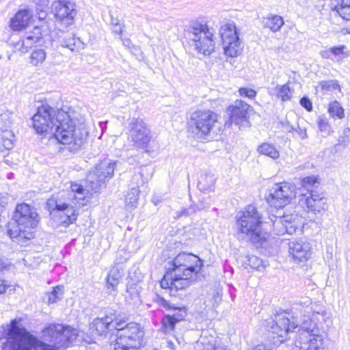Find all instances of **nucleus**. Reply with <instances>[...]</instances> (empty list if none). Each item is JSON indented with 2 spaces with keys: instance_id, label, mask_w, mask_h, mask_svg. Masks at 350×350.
I'll use <instances>...</instances> for the list:
<instances>
[{
  "instance_id": "obj_2",
  "label": "nucleus",
  "mask_w": 350,
  "mask_h": 350,
  "mask_svg": "<svg viewBox=\"0 0 350 350\" xmlns=\"http://www.w3.org/2000/svg\"><path fill=\"white\" fill-rule=\"evenodd\" d=\"M58 122L53 133L59 143L68 146L70 152L78 151L85 144L88 131L84 122L71 118L70 113L60 109L57 114Z\"/></svg>"
},
{
  "instance_id": "obj_52",
  "label": "nucleus",
  "mask_w": 350,
  "mask_h": 350,
  "mask_svg": "<svg viewBox=\"0 0 350 350\" xmlns=\"http://www.w3.org/2000/svg\"><path fill=\"white\" fill-rule=\"evenodd\" d=\"M294 132H296L301 139H305L308 138L307 129L305 126H301L299 122L295 125V129Z\"/></svg>"
},
{
  "instance_id": "obj_3",
  "label": "nucleus",
  "mask_w": 350,
  "mask_h": 350,
  "mask_svg": "<svg viewBox=\"0 0 350 350\" xmlns=\"http://www.w3.org/2000/svg\"><path fill=\"white\" fill-rule=\"evenodd\" d=\"M14 221L9 225L8 234L21 245L34 238V229L39 222V215L34 207L24 203L18 204L14 215Z\"/></svg>"
},
{
  "instance_id": "obj_53",
  "label": "nucleus",
  "mask_w": 350,
  "mask_h": 350,
  "mask_svg": "<svg viewBox=\"0 0 350 350\" xmlns=\"http://www.w3.org/2000/svg\"><path fill=\"white\" fill-rule=\"evenodd\" d=\"M157 302L159 305L163 306L166 309H173L174 310H178L179 311H182L181 308H178V307L175 308L174 306H172L167 301H166L164 298H163L161 297L157 296Z\"/></svg>"
},
{
  "instance_id": "obj_27",
  "label": "nucleus",
  "mask_w": 350,
  "mask_h": 350,
  "mask_svg": "<svg viewBox=\"0 0 350 350\" xmlns=\"http://www.w3.org/2000/svg\"><path fill=\"white\" fill-rule=\"evenodd\" d=\"M346 49L347 46L345 45L332 46L321 51L320 52V55L323 59H332V60H334V58L332 57V56H334V57L338 61L343 57Z\"/></svg>"
},
{
  "instance_id": "obj_21",
  "label": "nucleus",
  "mask_w": 350,
  "mask_h": 350,
  "mask_svg": "<svg viewBox=\"0 0 350 350\" xmlns=\"http://www.w3.org/2000/svg\"><path fill=\"white\" fill-rule=\"evenodd\" d=\"M250 105L241 100H237L234 103L228 107L227 113L231 123L242 126L248 122V111Z\"/></svg>"
},
{
  "instance_id": "obj_64",
  "label": "nucleus",
  "mask_w": 350,
  "mask_h": 350,
  "mask_svg": "<svg viewBox=\"0 0 350 350\" xmlns=\"http://www.w3.org/2000/svg\"><path fill=\"white\" fill-rule=\"evenodd\" d=\"M342 31L343 34H350V27L344 28Z\"/></svg>"
},
{
  "instance_id": "obj_40",
  "label": "nucleus",
  "mask_w": 350,
  "mask_h": 350,
  "mask_svg": "<svg viewBox=\"0 0 350 350\" xmlns=\"http://www.w3.org/2000/svg\"><path fill=\"white\" fill-rule=\"evenodd\" d=\"M64 294V286H57L53 288L52 292L48 294V303L53 304L56 303L59 300L62 299Z\"/></svg>"
},
{
  "instance_id": "obj_48",
  "label": "nucleus",
  "mask_w": 350,
  "mask_h": 350,
  "mask_svg": "<svg viewBox=\"0 0 350 350\" xmlns=\"http://www.w3.org/2000/svg\"><path fill=\"white\" fill-rule=\"evenodd\" d=\"M239 93L241 96L247 97L250 99L254 98L257 94L254 90L247 88H240Z\"/></svg>"
},
{
  "instance_id": "obj_8",
  "label": "nucleus",
  "mask_w": 350,
  "mask_h": 350,
  "mask_svg": "<svg viewBox=\"0 0 350 350\" xmlns=\"http://www.w3.org/2000/svg\"><path fill=\"white\" fill-rule=\"evenodd\" d=\"M323 344V336L319 334L316 323L308 325V321H305L295 340V347L299 350H321Z\"/></svg>"
},
{
  "instance_id": "obj_55",
  "label": "nucleus",
  "mask_w": 350,
  "mask_h": 350,
  "mask_svg": "<svg viewBox=\"0 0 350 350\" xmlns=\"http://www.w3.org/2000/svg\"><path fill=\"white\" fill-rule=\"evenodd\" d=\"M282 129L286 133H293L295 126L292 125L287 120L281 122Z\"/></svg>"
},
{
  "instance_id": "obj_4",
  "label": "nucleus",
  "mask_w": 350,
  "mask_h": 350,
  "mask_svg": "<svg viewBox=\"0 0 350 350\" xmlns=\"http://www.w3.org/2000/svg\"><path fill=\"white\" fill-rule=\"evenodd\" d=\"M203 266V261L191 253L178 254L172 261L170 269L178 288H187L196 280Z\"/></svg>"
},
{
  "instance_id": "obj_29",
  "label": "nucleus",
  "mask_w": 350,
  "mask_h": 350,
  "mask_svg": "<svg viewBox=\"0 0 350 350\" xmlns=\"http://www.w3.org/2000/svg\"><path fill=\"white\" fill-rule=\"evenodd\" d=\"M121 279L122 274L119 268L114 267L111 269L106 278V288L107 290L116 291Z\"/></svg>"
},
{
  "instance_id": "obj_50",
  "label": "nucleus",
  "mask_w": 350,
  "mask_h": 350,
  "mask_svg": "<svg viewBox=\"0 0 350 350\" xmlns=\"http://www.w3.org/2000/svg\"><path fill=\"white\" fill-rule=\"evenodd\" d=\"M33 45L29 42L28 44H25V38H24L22 41H19L16 42L14 45L15 51H18L21 52L22 53H25L27 52L28 49L31 48Z\"/></svg>"
},
{
  "instance_id": "obj_45",
  "label": "nucleus",
  "mask_w": 350,
  "mask_h": 350,
  "mask_svg": "<svg viewBox=\"0 0 350 350\" xmlns=\"http://www.w3.org/2000/svg\"><path fill=\"white\" fill-rule=\"evenodd\" d=\"M318 127L323 137L329 135L331 133L330 126L325 118H319Z\"/></svg>"
},
{
  "instance_id": "obj_6",
  "label": "nucleus",
  "mask_w": 350,
  "mask_h": 350,
  "mask_svg": "<svg viewBox=\"0 0 350 350\" xmlns=\"http://www.w3.org/2000/svg\"><path fill=\"white\" fill-rule=\"evenodd\" d=\"M185 36L199 53L209 55L215 50L214 33L206 23L192 22L185 31Z\"/></svg>"
},
{
  "instance_id": "obj_54",
  "label": "nucleus",
  "mask_w": 350,
  "mask_h": 350,
  "mask_svg": "<svg viewBox=\"0 0 350 350\" xmlns=\"http://www.w3.org/2000/svg\"><path fill=\"white\" fill-rule=\"evenodd\" d=\"M312 304L313 302H312L309 297H303L301 299L296 302L295 305L301 306L303 308H305V310H309V308Z\"/></svg>"
},
{
  "instance_id": "obj_43",
  "label": "nucleus",
  "mask_w": 350,
  "mask_h": 350,
  "mask_svg": "<svg viewBox=\"0 0 350 350\" xmlns=\"http://www.w3.org/2000/svg\"><path fill=\"white\" fill-rule=\"evenodd\" d=\"M139 191L138 189L133 187L126 196V202L131 206H135L139 198Z\"/></svg>"
},
{
  "instance_id": "obj_57",
  "label": "nucleus",
  "mask_w": 350,
  "mask_h": 350,
  "mask_svg": "<svg viewBox=\"0 0 350 350\" xmlns=\"http://www.w3.org/2000/svg\"><path fill=\"white\" fill-rule=\"evenodd\" d=\"M2 140L4 139H12L14 140V135L12 131H9L8 129L2 130L1 134Z\"/></svg>"
},
{
  "instance_id": "obj_13",
  "label": "nucleus",
  "mask_w": 350,
  "mask_h": 350,
  "mask_svg": "<svg viewBox=\"0 0 350 350\" xmlns=\"http://www.w3.org/2000/svg\"><path fill=\"white\" fill-rule=\"evenodd\" d=\"M295 196V186L291 183L283 182L276 183L271 187L267 200L271 206L274 207L275 210H282Z\"/></svg>"
},
{
  "instance_id": "obj_5",
  "label": "nucleus",
  "mask_w": 350,
  "mask_h": 350,
  "mask_svg": "<svg viewBox=\"0 0 350 350\" xmlns=\"http://www.w3.org/2000/svg\"><path fill=\"white\" fill-rule=\"evenodd\" d=\"M262 216L253 205H249L236 215V228L239 239L258 243L261 237Z\"/></svg>"
},
{
  "instance_id": "obj_10",
  "label": "nucleus",
  "mask_w": 350,
  "mask_h": 350,
  "mask_svg": "<svg viewBox=\"0 0 350 350\" xmlns=\"http://www.w3.org/2000/svg\"><path fill=\"white\" fill-rule=\"evenodd\" d=\"M289 313L280 312L265 321V326L273 334H275L281 342L286 339L289 332H293L298 326L297 320L293 317L291 319Z\"/></svg>"
},
{
  "instance_id": "obj_30",
  "label": "nucleus",
  "mask_w": 350,
  "mask_h": 350,
  "mask_svg": "<svg viewBox=\"0 0 350 350\" xmlns=\"http://www.w3.org/2000/svg\"><path fill=\"white\" fill-rule=\"evenodd\" d=\"M152 176V173L146 166L139 167L132 178V183L137 187L145 184Z\"/></svg>"
},
{
  "instance_id": "obj_25",
  "label": "nucleus",
  "mask_w": 350,
  "mask_h": 350,
  "mask_svg": "<svg viewBox=\"0 0 350 350\" xmlns=\"http://www.w3.org/2000/svg\"><path fill=\"white\" fill-rule=\"evenodd\" d=\"M195 350H227L226 346L219 342L213 336H201L196 342Z\"/></svg>"
},
{
  "instance_id": "obj_17",
  "label": "nucleus",
  "mask_w": 350,
  "mask_h": 350,
  "mask_svg": "<svg viewBox=\"0 0 350 350\" xmlns=\"http://www.w3.org/2000/svg\"><path fill=\"white\" fill-rule=\"evenodd\" d=\"M52 11L58 21L66 26L73 24L77 15L76 5L69 1L59 0L53 3Z\"/></svg>"
},
{
  "instance_id": "obj_51",
  "label": "nucleus",
  "mask_w": 350,
  "mask_h": 350,
  "mask_svg": "<svg viewBox=\"0 0 350 350\" xmlns=\"http://www.w3.org/2000/svg\"><path fill=\"white\" fill-rule=\"evenodd\" d=\"M350 142V129L346 128L343 131V135L340 136L338 139V143L345 146H347Z\"/></svg>"
},
{
  "instance_id": "obj_15",
  "label": "nucleus",
  "mask_w": 350,
  "mask_h": 350,
  "mask_svg": "<svg viewBox=\"0 0 350 350\" xmlns=\"http://www.w3.org/2000/svg\"><path fill=\"white\" fill-rule=\"evenodd\" d=\"M116 163L109 159H105L100 162L87 176V182L92 191L97 192L103 183L111 178Z\"/></svg>"
},
{
  "instance_id": "obj_9",
  "label": "nucleus",
  "mask_w": 350,
  "mask_h": 350,
  "mask_svg": "<svg viewBox=\"0 0 350 350\" xmlns=\"http://www.w3.org/2000/svg\"><path fill=\"white\" fill-rule=\"evenodd\" d=\"M59 110L49 105H42L38 107L36 113L32 118L33 127L38 133L53 134L58 124L56 118Z\"/></svg>"
},
{
  "instance_id": "obj_35",
  "label": "nucleus",
  "mask_w": 350,
  "mask_h": 350,
  "mask_svg": "<svg viewBox=\"0 0 350 350\" xmlns=\"http://www.w3.org/2000/svg\"><path fill=\"white\" fill-rule=\"evenodd\" d=\"M257 151L260 154L267 155L273 159H276L280 157L279 152L271 144L263 143L258 147Z\"/></svg>"
},
{
  "instance_id": "obj_58",
  "label": "nucleus",
  "mask_w": 350,
  "mask_h": 350,
  "mask_svg": "<svg viewBox=\"0 0 350 350\" xmlns=\"http://www.w3.org/2000/svg\"><path fill=\"white\" fill-rule=\"evenodd\" d=\"M14 141L12 139L2 140V146L7 150H11L14 147Z\"/></svg>"
},
{
  "instance_id": "obj_44",
  "label": "nucleus",
  "mask_w": 350,
  "mask_h": 350,
  "mask_svg": "<svg viewBox=\"0 0 350 350\" xmlns=\"http://www.w3.org/2000/svg\"><path fill=\"white\" fill-rule=\"evenodd\" d=\"M329 112L332 116H337L339 118H342L344 116L343 109L337 101H334L329 104Z\"/></svg>"
},
{
  "instance_id": "obj_56",
  "label": "nucleus",
  "mask_w": 350,
  "mask_h": 350,
  "mask_svg": "<svg viewBox=\"0 0 350 350\" xmlns=\"http://www.w3.org/2000/svg\"><path fill=\"white\" fill-rule=\"evenodd\" d=\"M301 105L304 107L307 111H310L312 109V103L307 97H303L300 100Z\"/></svg>"
},
{
  "instance_id": "obj_12",
  "label": "nucleus",
  "mask_w": 350,
  "mask_h": 350,
  "mask_svg": "<svg viewBox=\"0 0 350 350\" xmlns=\"http://www.w3.org/2000/svg\"><path fill=\"white\" fill-rule=\"evenodd\" d=\"M141 331L137 323H126L124 329L117 333L115 350H137L140 345Z\"/></svg>"
},
{
  "instance_id": "obj_16",
  "label": "nucleus",
  "mask_w": 350,
  "mask_h": 350,
  "mask_svg": "<svg viewBox=\"0 0 350 350\" xmlns=\"http://www.w3.org/2000/svg\"><path fill=\"white\" fill-rule=\"evenodd\" d=\"M129 137L137 148L145 149L150 142V130L142 119L133 118L129 123Z\"/></svg>"
},
{
  "instance_id": "obj_36",
  "label": "nucleus",
  "mask_w": 350,
  "mask_h": 350,
  "mask_svg": "<svg viewBox=\"0 0 350 350\" xmlns=\"http://www.w3.org/2000/svg\"><path fill=\"white\" fill-rule=\"evenodd\" d=\"M43 26H35L33 30L25 37V44L30 42L32 45L38 43L42 38Z\"/></svg>"
},
{
  "instance_id": "obj_11",
  "label": "nucleus",
  "mask_w": 350,
  "mask_h": 350,
  "mask_svg": "<svg viewBox=\"0 0 350 350\" xmlns=\"http://www.w3.org/2000/svg\"><path fill=\"white\" fill-rule=\"evenodd\" d=\"M222 46L226 55L234 57L239 55L243 45L234 23H227L221 26L219 30Z\"/></svg>"
},
{
  "instance_id": "obj_19",
  "label": "nucleus",
  "mask_w": 350,
  "mask_h": 350,
  "mask_svg": "<svg viewBox=\"0 0 350 350\" xmlns=\"http://www.w3.org/2000/svg\"><path fill=\"white\" fill-rule=\"evenodd\" d=\"M299 204L308 212L317 213L325 210L326 200L322 194L310 190L300 195Z\"/></svg>"
},
{
  "instance_id": "obj_23",
  "label": "nucleus",
  "mask_w": 350,
  "mask_h": 350,
  "mask_svg": "<svg viewBox=\"0 0 350 350\" xmlns=\"http://www.w3.org/2000/svg\"><path fill=\"white\" fill-rule=\"evenodd\" d=\"M32 18V13L29 10H20L14 17L10 21V27L14 31H21L27 28Z\"/></svg>"
},
{
  "instance_id": "obj_22",
  "label": "nucleus",
  "mask_w": 350,
  "mask_h": 350,
  "mask_svg": "<svg viewBox=\"0 0 350 350\" xmlns=\"http://www.w3.org/2000/svg\"><path fill=\"white\" fill-rule=\"evenodd\" d=\"M304 312L310 319L309 325L316 323V327L318 323H325L329 319V314L326 311L325 306L318 302H314L309 310H305Z\"/></svg>"
},
{
  "instance_id": "obj_47",
  "label": "nucleus",
  "mask_w": 350,
  "mask_h": 350,
  "mask_svg": "<svg viewBox=\"0 0 350 350\" xmlns=\"http://www.w3.org/2000/svg\"><path fill=\"white\" fill-rule=\"evenodd\" d=\"M321 88L328 91L340 89V85L336 81H323L320 83Z\"/></svg>"
},
{
  "instance_id": "obj_59",
  "label": "nucleus",
  "mask_w": 350,
  "mask_h": 350,
  "mask_svg": "<svg viewBox=\"0 0 350 350\" xmlns=\"http://www.w3.org/2000/svg\"><path fill=\"white\" fill-rule=\"evenodd\" d=\"M250 350H272L269 348H268L266 345L263 344H260L254 347V348L251 349Z\"/></svg>"
},
{
  "instance_id": "obj_63",
  "label": "nucleus",
  "mask_w": 350,
  "mask_h": 350,
  "mask_svg": "<svg viewBox=\"0 0 350 350\" xmlns=\"http://www.w3.org/2000/svg\"><path fill=\"white\" fill-rule=\"evenodd\" d=\"M46 16V13L45 12H44L43 10H41V12L40 13H38V18L40 21L45 19Z\"/></svg>"
},
{
  "instance_id": "obj_32",
  "label": "nucleus",
  "mask_w": 350,
  "mask_h": 350,
  "mask_svg": "<svg viewBox=\"0 0 350 350\" xmlns=\"http://www.w3.org/2000/svg\"><path fill=\"white\" fill-rule=\"evenodd\" d=\"M269 94L275 95L282 101L288 100L292 97L291 90L287 84L282 85H277L275 88L271 89Z\"/></svg>"
},
{
  "instance_id": "obj_41",
  "label": "nucleus",
  "mask_w": 350,
  "mask_h": 350,
  "mask_svg": "<svg viewBox=\"0 0 350 350\" xmlns=\"http://www.w3.org/2000/svg\"><path fill=\"white\" fill-rule=\"evenodd\" d=\"M110 314L115 318L114 321H113V325H111V329H116L118 330V332H120L126 327V323H129L128 319L125 317L117 316L116 313L113 312H110Z\"/></svg>"
},
{
  "instance_id": "obj_18",
  "label": "nucleus",
  "mask_w": 350,
  "mask_h": 350,
  "mask_svg": "<svg viewBox=\"0 0 350 350\" xmlns=\"http://www.w3.org/2000/svg\"><path fill=\"white\" fill-rule=\"evenodd\" d=\"M269 218L272 222L273 230L275 234L278 235L286 233L291 234L295 232L292 215H285L282 210L272 209Z\"/></svg>"
},
{
  "instance_id": "obj_39",
  "label": "nucleus",
  "mask_w": 350,
  "mask_h": 350,
  "mask_svg": "<svg viewBox=\"0 0 350 350\" xmlns=\"http://www.w3.org/2000/svg\"><path fill=\"white\" fill-rule=\"evenodd\" d=\"M46 57V54L44 50H35L31 55L30 63L35 66H39L44 62Z\"/></svg>"
},
{
  "instance_id": "obj_49",
  "label": "nucleus",
  "mask_w": 350,
  "mask_h": 350,
  "mask_svg": "<svg viewBox=\"0 0 350 350\" xmlns=\"http://www.w3.org/2000/svg\"><path fill=\"white\" fill-rule=\"evenodd\" d=\"M248 262L251 267L254 269L259 270L260 267H265L262 260L256 256H250Z\"/></svg>"
},
{
  "instance_id": "obj_26",
  "label": "nucleus",
  "mask_w": 350,
  "mask_h": 350,
  "mask_svg": "<svg viewBox=\"0 0 350 350\" xmlns=\"http://www.w3.org/2000/svg\"><path fill=\"white\" fill-rule=\"evenodd\" d=\"M262 23L265 27L269 28L273 32L280 31L284 24L282 16L273 14H269L265 17H263Z\"/></svg>"
},
{
  "instance_id": "obj_20",
  "label": "nucleus",
  "mask_w": 350,
  "mask_h": 350,
  "mask_svg": "<svg viewBox=\"0 0 350 350\" xmlns=\"http://www.w3.org/2000/svg\"><path fill=\"white\" fill-rule=\"evenodd\" d=\"M311 254L310 244L306 241H293L288 243V255L295 263L307 261Z\"/></svg>"
},
{
  "instance_id": "obj_7",
  "label": "nucleus",
  "mask_w": 350,
  "mask_h": 350,
  "mask_svg": "<svg viewBox=\"0 0 350 350\" xmlns=\"http://www.w3.org/2000/svg\"><path fill=\"white\" fill-rule=\"evenodd\" d=\"M217 114L212 111L198 110L191 113L188 129L200 137L206 136L217 126Z\"/></svg>"
},
{
  "instance_id": "obj_46",
  "label": "nucleus",
  "mask_w": 350,
  "mask_h": 350,
  "mask_svg": "<svg viewBox=\"0 0 350 350\" xmlns=\"http://www.w3.org/2000/svg\"><path fill=\"white\" fill-rule=\"evenodd\" d=\"M318 177L316 176H310L304 177L302 180V186L307 189V191L312 190L311 187L314 185L315 183H318Z\"/></svg>"
},
{
  "instance_id": "obj_33",
  "label": "nucleus",
  "mask_w": 350,
  "mask_h": 350,
  "mask_svg": "<svg viewBox=\"0 0 350 350\" xmlns=\"http://www.w3.org/2000/svg\"><path fill=\"white\" fill-rule=\"evenodd\" d=\"M183 315L181 314H167L162 320V328L165 333H170L175 327L177 322L182 320Z\"/></svg>"
},
{
  "instance_id": "obj_61",
  "label": "nucleus",
  "mask_w": 350,
  "mask_h": 350,
  "mask_svg": "<svg viewBox=\"0 0 350 350\" xmlns=\"http://www.w3.org/2000/svg\"><path fill=\"white\" fill-rule=\"evenodd\" d=\"M206 207H207V204L206 203L202 202L196 206V208H194V211L196 210H202Z\"/></svg>"
},
{
  "instance_id": "obj_34",
  "label": "nucleus",
  "mask_w": 350,
  "mask_h": 350,
  "mask_svg": "<svg viewBox=\"0 0 350 350\" xmlns=\"http://www.w3.org/2000/svg\"><path fill=\"white\" fill-rule=\"evenodd\" d=\"M174 277L172 274V270L170 267L167 268V271L166 274L164 275L163 279L160 282V284L162 288H170L172 290L173 288L176 290H183L185 288H178L175 285V280H174Z\"/></svg>"
},
{
  "instance_id": "obj_14",
  "label": "nucleus",
  "mask_w": 350,
  "mask_h": 350,
  "mask_svg": "<svg viewBox=\"0 0 350 350\" xmlns=\"http://www.w3.org/2000/svg\"><path fill=\"white\" fill-rule=\"evenodd\" d=\"M76 204L71 198H65L63 195L53 196L46 202V206L49 210L64 212V215L61 216L59 222L66 226L77 220V214L75 213L76 210L73 206Z\"/></svg>"
},
{
  "instance_id": "obj_28",
  "label": "nucleus",
  "mask_w": 350,
  "mask_h": 350,
  "mask_svg": "<svg viewBox=\"0 0 350 350\" xmlns=\"http://www.w3.org/2000/svg\"><path fill=\"white\" fill-rule=\"evenodd\" d=\"M215 183V178L214 175L211 173H203L200 175L198 187L204 192H209L213 190Z\"/></svg>"
},
{
  "instance_id": "obj_62",
  "label": "nucleus",
  "mask_w": 350,
  "mask_h": 350,
  "mask_svg": "<svg viewBox=\"0 0 350 350\" xmlns=\"http://www.w3.org/2000/svg\"><path fill=\"white\" fill-rule=\"evenodd\" d=\"M113 31L118 33V34H121L122 32V27L121 25L116 23Z\"/></svg>"
},
{
  "instance_id": "obj_42",
  "label": "nucleus",
  "mask_w": 350,
  "mask_h": 350,
  "mask_svg": "<svg viewBox=\"0 0 350 350\" xmlns=\"http://www.w3.org/2000/svg\"><path fill=\"white\" fill-rule=\"evenodd\" d=\"M13 122V113L11 111H6L0 114V129H6L9 128Z\"/></svg>"
},
{
  "instance_id": "obj_31",
  "label": "nucleus",
  "mask_w": 350,
  "mask_h": 350,
  "mask_svg": "<svg viewBox=\"0 0 350 350\" xmlns=\"http://www.w3.org/2000/svg\"><path fill=\"white\" fill-rule=\"evenodd\" d=\"M62 46L69 49L72 51H79L85 49V44L79 38L68 36L63 40Z\"/></svg>"
},
{
  "instance_id": "obj_24",
  "label": "nucleus",
  "mask_w": 350,
  "mask_h": 350,
  "mask_svg": "<svg viewBox=\"0 0 350 350\" xmlns=\"http://www.w3.org/2000/svg\"><path fill=\"white\" fill-rule=\"evenodd\" d=\"M115 318L111 316L110 312L104 318H96L90 325V329L92 333L98 335H102L108 330H111V325Z\"/></svg>"
},
{
  "instance_id": "obj_38",
  "label": "nucleus",
  "mask_w": 350,
  "mask_h": 350,
  "mask_svg": "<svg viewBox=\"0 0 350 350\" xmlns=\"http://www.w3.org/2000/svg\"><path fill=\"white\" fill-rule=\"evenodd\" d=\"M71 192L69 194V197L73 200H83L85 198V195L88 193L83 187L79 184H72L70 186Z\"/></svg>"
},
{
  "instance_id": "obj_60",
  "label": "nucleus",
  "mask_w": 350,
  "mask_h": 350,
  "mask_svg": "<svg viewBox=\"0 0 350 350\" xmlns=\"http://www.w3.org/2000/svg\"><path fill=\"white\" fill-rule=\"evenodd\" d=\"M7 286H8L5 284V281L0 280V295L5 292Z\"/></svg>"
},
{
  "instance_id": "obj_37",
  "label": "nucleus",
  "mask_w": 350,
  "mask_h": 350,
  "mask_svg": "<svg viewBox=\"0 0 350 350\" xmlns=\"http://www.w3.org/2000/svg\"><path fill=\"white\" fill-rule=\"evenodd\" d=\"M335 10L346 21H350V0H342L341 3L335 7Z\"/></svg>"
},
{
  "instance_id": "obj_1",
  "label": "nucleus",
  "mask_w": 350,
  "mask_h": 350,
  "mask_svg": "<svg viewBox=\"0 0 350 350\" xmlns=\"http://www.w3.org/2000/svg\"><path fill=\"white\" fill-rule=\"evenodd\" d=\"M77 336V330L70 327L50 325L43 330L44 341L42 342L27 331L21 319H14L8 325L2 350H61L73 342Z\"/></svg>"
}]
</instances>
